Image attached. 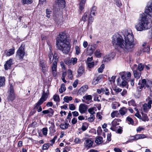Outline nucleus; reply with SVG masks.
<instances>
[{"instance_id": "46", "label": "nucleus", "mask_w": 152, "mask_h": 152, "mask_svg": "<svg viewBox=\"0 0 152 152\" xmlns=\"http://www.w3.org/2000/svg\"><path fill=\"white\" fill-rule=\"evenodd\" d=\"M104 64H102L100 67L98 69V71L99 72L102 73L103 71V69L104 68Z\"/></svg>"}, {"instance_id": "37", "label": "nucleus", "mask_w": 152, "mask_h": 152, "mask_svg": "<svg viewBox=\"0 0 152 152\" xmlns=\"http://www.w3.org/2000/svg\"><path fill=\"white\" fill-rule=\"evenodd\" d=\"M96 109L95 107H91L88 110V112L91 114H95V113L94 111V110Z\"/></svg>"}, {"instance_id": "7", "label": "nucleus", "mask_w": 152, "mask_h": 152, "mask_svg": "<svg viewBox=\"0 0 152 152\" xmlns=\"http://www.w3.org/2000/svg\"><path fill=\"white\" fill-rule=\"evenodd\" d=\"M48 96V94L47 93H45L44 91L41 97L36 104V105L34 107V108H38V107L41 105L46 100Z\"/></svg>"}, {"instance_id": "54", "label": "nucleus", "mask_w": 152, "mask_h": 152, "mask_svg": "<svg viewBox=\"0 0 152 152\" xmlns=\"http://www.w3.org/2000/svg\"><path fill=\"white\" fill-rule=\"evenodd\" d=\"M152 85V82L151 81H148L146 82L145 86L148 88H150L151 87Z\"/></svg>"}, {"instance_id": "31", "label": "nucleus", "mask_w": 152, "mask_h": 152, "mask_svg": "<svg viewBox=\"0 0 152 152\" xmlns=\"http://www.w3.org/2000/svg\"><path fill=\"white\" fill-rule=\"evenodd\" d=\"M51 125L49 127V129L50 130L51 132L52 133H54L55 132V130L54 129L55 125L54 124L53 122L51 123Z\"/></svg>"}, {"instance_id": "19", "label": "nucleus", "mask_w": 152, "mask_h": 152, "mask_svg": "<svg viewBox=\"0 0 152 152\" xmlns=\"http://www.w3.org/2000/svg\"><path fill=\"white\" fill-rule=\"evenodd\" d=\"M128 111L127 108L125 107H123L121 108L119 110L120 115L123 116L125 115L127 113Z\"/></svg>"}, {"instance_id": "44", "label": "nucleus", "mask_w": 152, "mask_h": 152, "mask_svg": "<svg viewBox=\"0 0 152 152\" xmlns=\"http://www.w3.org/2000/svg\"><path fill=\"white\" fill-rule=\"evenodd\" d=\"M71 64H72L73 65H74L75 64L77 61V59L76 58H72L70 59Z\"/></svg>"}, {"instance_id": "33", "label": "nucleus", "mask_w": 152, "mask_h": 152, "mask_svg": "<svg viewBox=\"0 0 152 152\" xmlns=\"http://www.w3.org/2000/svg\"><path fill=\"white\" fill-rule=\"evenodd\" d=\"M146 81L145 79H143L142 80L141 82V80H139V82L138 83V84L139 85H141L143 87H144L145 86V85L146 84Z\"/></svg>"}, {"instance_id": "57", "label": "nucleus", "mask_w": 152, "mask_h": 152, "mask_svg": "<svg viewBox=\"0 0 152 152\" xmlns=\"http://www.w3.org/2000/svg\"><path fill=\"white\" fill-rule=\"evenodd\" d=\"M120 106V104H112V107L113 109H115L116 108Z\"/></svg>"}, {"instance_id": "48", "label": "nucleus", "mask_w": 152, "mask_h": 152, "mask_svg": "<svg viewBox=\"0 0 152 152\" xmlns=\"http://www.w3.org/2000/svg\"><path fill=\"white\" fill-rule=\"evenodd\" d=\"M116 2L117 6L118 7H120L122 5V4L120 0H114Z\"/></svg>"}, {"instance_id": "4", "label": "nucleus", "mask_w": 152, "mask_h": 152, "mask_svg": "<svg viewBox=\"0 0 152 152\" xmlns=\"http://www.w3.org/2000/svg\"><path fill=\"white\" fill-rule=\"evenodd\" d=\"M121 78L122 80L121 86L122 87L125 86L126 88H128V82L130 79L131 77V73L128 72L127 74L125 72H122L120 73Z\"/></svg>"}, {"instance_id": "62", "label": "nucleus", "mask_w": 152, "mask_h": 152, "mask_svg": "<svg viewBox=\"0 0 152 152\" xmlns=\"http://www.w3.org/2000/svg\"><path fill=\"white\" fill-rule=\"evenodd\" d=\"M110 58L109 57V56H106L104 57V60L105 61H108L110 60Z\"/></svg>"}, {"instance_id": "58", "label": "nucleus", "mask_w": 152, "mask_h": 152, "mask_svg": "<svg viewBox=\"0 0 152 152\" xmlns=\"http://www.w3.org/2000/svg\"><path fill=\"white\" fill-rule=\"evenodd\" d=\"M102 132V129L101 127L100 126L98 127L97 128V133L98 135H100V134Z\"/></svg>"}, {"instance_id": "13", "label": "nucleus", "mask_w": 152, "mask_h": 152, "mask_svg": "<svg viewBox=\"0 0 152 152\" xmlns=\"http://www.w3.org/2000/svg\"><path fill=\"white\" fill-rule=\"evenodd\" d=\"M88 86H83L81 87L79 90L77 92V94L80 95H83L85 92L87 91V89L88 88Z\"/></svg>"}, {"instance_id": "64", "label": "nucleus", "mask_w": 152, "mask_h": 152, "mask_svg": "<svg viewBox=\"0 0 152 152\" xmlns=\"http://www.w3.org/2000/svg\"><path fill=\"white\" fill-rule=\"evenodd\" d=\"M143 88V87L141 85H139V86L137 87V90L139 92H140L142 90Z\"/></svg>"}, {"instance_id": "63", "label": "nucleus", "mask_w": 152, "mask_h": 152, "mask_svg": "<svg viewBox=\"0 0 152 152\" xmlns=\"http://www.w3.org/2000/svg\"><path fill=\"white\" fill-rule=\"evenodd\" d=\"M78 83V80H76L73 83V87L75 88H76L77 86Z\"/></svg>"}, {"instance_id": "10", "label": "nucleus", "mask_w": 152, "mask_h": 152, "mask_svg": "<svg viewBox=\"0 0 152 152\" xmlns=\"http://www.w3.org/2000/svg\"><path fill=\"white\" fill-rule=\"evenodd\" d=\"M39 66L41 68L42 72L44 74H45L46 72L48 71V67L45 61L43 60H41L40 61Z\"/></svg>"}, {"instance_id": "12", "label": "nucleus", "mask_w": 152, "mask_h": 152, "mask_svg": "<svg viewBox=\"0 0 152 152\" xmlns=\"http://www.w3.org/2000/svg\"><path fill=\"white\" fill-rule=\"evenodd\" d=\"M152 103L148 101V103L144 104L142 106L143 111L147 113L148 110L151 109Z\"/></svg>"}, {"instance_id": "8", "label": "nucleus", "mask_w": 152, "mask_h": 152, "mask_svg": "<svg viewBox=\"0 0 152 152\" xmlns=\"http://www.w3.org/2000/svg\"><path fill=\"white\" fill-rule=\"evenodd\" d=\"M9 92V94L8 97V99L11 101H12L15 99V96L13 87L12 84L10 85Z\"/></svg>"}, {"instance_id": "29", "label": "nucleus", "mask_w": 152, "mask_h": 152, "mask_svg": "<svg viewBox=\"0 0 152 152\" xmlns=\"http://www.w3.org/2000/svg\"><path fill=\"white\" fill-rule=\"evenodd\" d=\"M15 53L14 48L10 49L6 53V55L7 56H10L14 54Z\"/></svg>"}, {"instance_id": "32", "label": "nucleus", "mask_w": 152, "mask_h": 152, "mask_svg": "<svg viewBox=\"0 0 152 152\" xmlns=\"http://www.w3.org/2000/svg\"><path fill=\"white\" fill-rule=\"evenodd\" d=\"M103 138L101 137H99L96 138L95 140V142L98 144L101 143L102 142Z\"/></svg>"}, {"instance_id": "5", "label": "nucleus", "mask_w": 152, "mask_h": 152, "mask_svg": "<svg viewBox=\"0 0 152 152\" xmlns=\"http://www.w3.org/2000/svg\"><path fill=\"white\" fill-rule=\"evenodd\" d=\"M24 47V45L23 44H21L17 52L16 56L20 59H23V56L25 53Z\"/></svg>"}, {"instance_id": "41", "label": "nucleus", "mask_w": 152, "mask_h": 152, "mask_svg": "<svg viewBox=\"0 0 152 152\" xmlns=\"http://www.w3.org/2000/svg\"><path fill=\"white\" fill-rule=\"evenodd\" d=\"M88 125L87 123L85 122L83 124L82 126L81 129L83 131L86 130L88 128Z\"/></svg>"}, {"instance_id": "43", "label": "nucleus", "mask_w": 152, "mask_h": 152, "mask_svg": "<svg viewBox=\"0 0 152 152\" xmlns=\"http://www.w3.org/2000/svg\"><path fill=\"white\" fill-rule=\"evenodd\" d=\"M95 55L97 57L99 58L100 57L101 55V53L100 52V50L99 49L96 50L95 52Z\"/></svg>"}, {"instance_id": "53", "label": "nucleus", "mask_w": 152, "mask_h": 152, "mask_svg": "<svg viewBox=\"0 0 152 152\" xmlns=\"http://www.w3.org/2000/svg\"><path fill=\"white\" fill-rule=\"evenodd\" d=\"M67 73L69 77L71 78L72 77V71L70 69H69L68 70Z\"/></svg>"}, {"instance_id": "59", "label": "nucleus", "mask_w": 152, "mask_h": 152, "mask_svg": "<svg viewBox=\"0 0 152 152\" xmlns=\"http://www.w3.org/2000/svg\"><path fill=\"white\" fill-rule=\"evenodd\" d=\"M23 4H29L31 3V0H23Z\"/></svg>"}, {"instance_id": "36", "label": "nucleus", "mask_w": 152, "mask_h": 152, "mask_svg": "<svg viewBox=\"0 0 152 152\" xmlns=\"http://www.w3.org/2000/svg\"><path fill=\"white\" fill-rule=\"evenodd\" d=\"M88 12H85L84 14L83 15V16L81 20H82L84 22L86 21L87 20V16H88Z\"/></svg>"}, {"instance_id": "6", "label": "nucleus", "mask_w": 152, "mask_h": 152, "mask_svg": "<svg viewBox=\"0 0 152 152\" xmlns=\"http://www.w3.org/2000/svg\"><path fill=\"white\" fill-rule=\"evenodd\" d=\"M47 42L50 50V52L48 54V56L49 58L50 62L51 63L53 61L54 58H56L57 57L56 56H55V55H53V53L52 46L51 43L49 41H47Z\"/></svg>"}, {"instance_id": "52", "label": "nucleus", "mask_w": 152, "mask_h": 152, "mask_svg": "<svg viewBox=\"0 0 152 152\" xmlns=\"http://www.w3.org/2000/svg\"><path fill=\"white\" fill-rule=\"evenodd\" d=\"M126 120L130 122L129 124H131L133 125L134 123V122L132 119L129 117H127L126 118Z\"/></svg>"}, {"instance_id": "39", "label": "nucleus", "mask_w": 152, "mask_h": 152, "mask_svg": "<svg viewBox=\"0 0 152 152\" xmlns=\"http://www.w3.org/2000/svg\"><path fill=\"white\" fill-rule=\"evenodd\" d=\"M142 120L144 121H148L149 119L147 115V114L144 113H142Z\"/></svg>"}, {"instance_id": "40", "label": "nucleus", "mask_w": 152, "mask_h": 152, "mask_svg": "<svg viewBox=\"0 0 152 152\" xmlns=\"http://www.w3.org/2000/svg\"><path fill=\"white\" fill-rule=\"evenodd\" d=\"M95 118L94 115L93 114H91L90 117L88 118L87 120L88 121L92 122L94 121Z\"/></svg>"}, {"instance_id": "14", "label": "nucleus", "mask_w": 152, "mask_h": 152, "mask_svg": "<svg viewBox=\"0 0 152 152\" xmlns=\"http://www.w3.org/2000/svg\"><path fill=\"white\" fill-rule=\"evenodd\" d=\"M103 77L102 75H101L97 77H94L92 82V84L94 85H96L97 84L100 80H101Z\"/></svg>"}, {"instance_id": "23", "label": "nucleus", "mask_w": 152, "mask_h": 152, "mask_svg": "<svg viewBox=\"0 0 152 152\" xmlns=\"http://www.w3.org/2000/svg\"><path fill=\"white\" fill-rule=\"evenodd\" d=\"M111 116L113 118H114L115 117H119L120 116L119 112H118L117 110L114 111L111 114Z\"/></svg>"}, {"instance_id": "55", "label": "nucleus", "mask_w": 152, "mask_h": 152, "mask_svg": "<svg viewBox=\"0 0 152 152\" xmlns=\"http://www.w3.org/2000/svg\"><path fill=\"white\" fill-rule=\"evenodd\" d=\"M87 64L88 67L91 68L93 67L94 63V62H91L88 63Z\"/></svg>"}, {"instance_id": "15", "label": "nucleus", "mask_w": 152, "mask_h": 152, "mask_svg": "<svg viewBox=\"0 0 152 152\" xmlns=\"http://www.w3.org/2000/svg\"><path fill=\"white\" fill-rule=\"evenodd\" d=\"M96 47L97 46L96 45H90L89 44L87 48V50L89 54H92L94 53Z\"/></svg>"}, {"instance_id": "1", "label": "nucleus", "mask_w": 152, "mask_h": 152, "mask_svg": "<svg viewBox=\"0 0 152 152\" xmlns=\"http://www.w3.org/2000/svg\"><path fill=\"white\" fill-rule=\"evenodd\" d=\"M125 40L118 34L112 37V43L115 49L120 51H131L136 44L131 30L126 32L124 34Z\"/></svg>"}, {"instance_id": "26", "label": "nucleus", "mask_w": 152, "mask_h": 152, "mask_svg": "<svg viewBox=\"0 0 152 152\" xmlns=\"http://www.w3.org/2000/svg\"><path fill=\"white\" fill-rule=\"evenodd\" d=\"M120 120L119 119H115L112 122V126L115 127L116 126L119 125V123L118 122Z\"/></svg>"}, {"instance_id": "30", "label": "nucleus", "mask_w": 152, "mask_h": 152, "mask_svg": "<svg viewBox=\"0 0 152 152\" xmlns=\"http://www.w3.org/2000/svg\"><path fill=\"white\" fill-rule=\"evenodd\" d=\"M5 78L4 77L0 76V87L2 86L5 84Z\"/></svg>"}, {"instance_id": "56", "label": "nucleus", "mask_w": 152, "mask_h": 152, "mask_svg": "<svg viewBox=\"0 0 152 152\" xmlns=\"http://www.w3.org/2000/svg\"><path fill=\"white\" fill-rule=\"evenodd\" d=\"M42 133L44 135H46L47 134L48 129L47 128H44L42 129Z\"/></svg>"}, {"instance_id": "22", "label": "nucleus", "mask_w": 152, "mask_h": 152, "mask_svg": "<svg viewBox=\"0 0 152 152\" xmlns=\"http://www.w3.org/2000/svg\"><path fill=\"white\" fill-rule=\"evenodd\" d=\"M57 4L59 8L64 7L65 2L64 0H57Z\"/></svg>"}, {"instance_id": "24", "label": "nucleus", "mask_w": 152, "mask_h": 152, "mask_svg": "<svg viewBox=\"0 0 152 152\" xmlns=\"http://www.w3.org/2000/svg\"><path fill=\"white\" fill-rule=\"evenodd\" d=\"M85 70L84 67L82 66H80L78 68L77 73L78 75L81 76L84 72Z\"/></svg>"}, {"instance_id": "51", "label": "nucleus", "mask_w": 152, "mask_h": 152, "mask_svg": "<svg viewBox=\"0 0 152 152\" xmlns=\"http://www.w3.org/2000/svg\"><path fill=\"white\" fill-rule=\"evenodd\" d=\"M147 101H148L152 103V91H151L150 94V96L146 99Z\"/></svg>"}, {"instance_id": "20", "label": "nucleus", "mask_w": 152, "mask_h": 152, "mask_svg": "<svg viewBox=\"0 0 152 152\" xmlns=\"http://www.w3.org/2000/svg\"><path fill=\"white\" fill-rule=\"evenodd\" d=\"M144 68V65L141 63H140L138 64V66L137 67V65L135 64L134 65V67H133V69H135L136 68V69H137L139 70L140 72H141V71L143 70V69Z\"/></svg>"}, {"instance_id": "60", "label": "nucleus", "mask_w": 152, "mask_h": 152, "mask_svg": "<svg viewBox=\"0 0 152 152\" xmlns=\"http://www.w3.org/2000/svg\"><path fill=\"white\" fill-rule=\"evenodd\" d=\"M75 50L76 54L77 55L79 54L80 53V50L79 47L77 46H76Z\"/></svg>"}, {"instance_id": "47", "label": "nucleus", "mask_w": 152, "mask_h": 152, "mask_svg": "<svg viewBox=\"0 0 152 152\" xmlns=\"http://www.w3.org/2000/svg\"><path fill=\"white\" fill-rule=\"evenodd\" d=\"M64 63L68 66H70L72 64L71 60L70 59H67L64 60Z\"/></svg>"}, {"instance_id": "45", "label": "nucleus", "mask_w": 152, "mask_h": 152, "mask_svg": "<svg viewBox=\"0 0 152 152\" xmlns=\"http://www.w3.org/2000/svg\"><path fill=\"white\" fill-rule=\"evenodd\" d=\"M128 104L129 106L132 105L134 106L136 105V104L134 101L132 99L128 102Z\"/></svg>"}, {"instance_id": "17", "label": "nucleus", "mask_w": 152, "mask_h": 152, "mask_svg": "<svg viewBox=\"0 0 152 152\" xmlns=\"http://www.w3.org/2000/svg\"><path fill=\"white\" fill-rule=\"evenodd\" d=\"M93 144V142L89 139H87L86 140L84 143L85 146L88 148L91 147Z\"/></svg>"}, {"instance_id": "16", "label": "nucleus", "mask_w": 152, "mask_h": 152, "mask_svg": "<svg viewBox=\"0 0 152 152\" xmlns=\"http://www.w3.org/2000/svg\"><path fill=\"white\" fill-rule=\"evenodd\" d=\"M83 98L87 100L85 101L84 100L82 99V101L83 102H85L87 104L91 102L92 99V96L91 95H87L84 96Z\"/></svg>"}, {"instance_id": "27", "label": "nucleus", "mask_w": 152, "mask_h": 152, "mask_svg": "<svg viewBox=\"0 0 152 152\" xmlns=\"http://www.w3.org/2000/svg\"><path fill=\"white\" fill-rule=\"evenodd\" d=\"M94 18L91 16V15H90L88 16V24L87 26L88 28L89 26L90 25H91L92 23L93 22Z\"/></svg>"}, {"instance_id": "3", "label": "nucleus", "mask_w": 152, "mask_h": 152, "mask_svg": "<svg viewBox=\"0 0 152 152\" xmlns=\"http://www.w3.org/2000/svg\"><path fill=\"white\" fill-rule=\"evenodd\" d=\"M68 43L66 33L64 32H60L56 39V44L58 49L67 54L70 49V46Z\"/></svg>"}, {"instance_id": "61", "label": "nucleus", "mask_w": 152, "mask_h": 152, "mask_svg": "<svg viewBox=\"0 0 152 152\" xmlns=\"http://www.w3.org/2000/svg\"><path fill=\"white\" fill-rule=\"evenodd\" d=\"M134 138L132 139L135 140H137L139 139H140L139 134H136L133 137Z\"/></svg>"}, {"instance_id": "18", "label": "nucleus", "mask_w": 152, "mask_h": 152, "mask_svg": "<svg viewBox=\"0 0 152 152\" xmlns=\"http://www.w3.org/2000/svg\"><path fill=\"white\" fill-rule=\"evenodd\" d=\"M12 64V59H10L9 61H7L4 64V68L5 70H7L10 69Z\"/></svg>"}, {"instance_id": "35", "label": "nucleus", "mask_w": 152, "mask_h": 152, "mask_svg": "<svg viewBox=\"0 0 152 152\" xmlns=\"http://www.w3.org/2000/svg\"><path fill=\"white\" fill-rule=\"evenodd\" d=\"M66 88L65 86V84H62L61 85V88L59 89V91L60 93H62L66 90Z\"/></svg>"}, {"instance_id": "2", "label": "nucleus", "mask_w": 152, "mask_h": 152, "mask_svg": "<svg viewBox=\"0 0 152 152\" xmlns=\"http://www.w3.org/2000/svg\"><path fill=\"white\" fill-rule=\"evenodd\" d=\"M151 9H145L144 13L140 15L137 23L135 25V27L138 31H142L150 28L149 21H151L152 17V11Z\"/></svg>"}, {"instance_id": "25", "label": "nucleus", "mask_w": 152, "mask_h": 152, "mask_svg": "<svg viewBox=\"0 0 152 152\" xmlns=\"http://www.w3.org/2000/svg\"><path fill=\"white\" fill-rule=\"evenodd\" d=\"M102 91L103 94H105L106 96H109L110 94L108 88L107 87L102 88Z\"/></svg>"}, {"instance_id": "21", "label": "nucleus", "mask_w": 152, "mask_h": 152, "mask_svg": "<svg viewBox=\"0 0 152 152\" xmlns=\"http://www.w3.org/2000/svg\"><path fill=\"white\" fill-rule=\"evenodd\" d=\"M133 72L134 77L137 79H139L141 75V72H138L137 69H134Z\"/></svg>"}, {"instance_id": "49", "label": "nucleus", "mask_w": 152, "mask_h": 152, "mask_svg": "<svg viewBox=\"0 0 152 152\" xmlns=\"http://www.w3.org/2000/svg\"><path fill=\"white\" fill-rule=\"evenodd\" d=\"M69 109L71 110H74L76 109V107L74 104H69Z\"/></svg>"}, {"instance_id": "50", "label": "nucleus", "mask_w": 152, "mask_h": 152, "mask_svg": "<svg viewBox=\"0 0 152 152\" xmlns=\"http://www.w3.org/2000/svg\"><path fill=\"white\" fill-rule=\"evenodd\" d=\"M50 146L49 143H47L44 144L43 145L42 149L43 150L48 149Z\"/></svg>"}, {"instance_id": "9", "label": "nucleus", "mask_w": 152, "mask_h": 152, "mask_svg": "<svg viewBox=\"0 0 152 152\" xmlns=\"http://www.w3.org/2000/svg\"><path fill=\"white\" fill-rule=\"evenodd\" d=\"M54 61L53 62L52 66V71L54 76H56V71L57 67V62L58 58H54Z\"/></svg>"}, {"instance_id": "28", "label": "nucleus", "mask_w": 152, "mask_h": 152, "mask_svg": "<svg viewBox=\"0 0 152 152\" xmlns=\"http://www.w3.org/2000/svg\"><path fill=\"white\" fill-rule=\"evenodd\" d=\"M69 125V124L65 123V124H61L60 125V126L62 129H65L68 128Z\"/></svg>"}, {"instance_id": "11", "label": "nucleus", "mask_w": 152, "mask_h": 152, "mask_svg": "<svg viewBox=\"0 0 152 152\" xmlns=\"http://www.w3.org/2000/svg\"><path fill=\"white\" fill-rule=\"evenodd\" d=\"M88 109V106L84 104H81L79 105V110L81 114L85 113Z\"/></svg>"}, {"instance_id": "38", "label": "nucleus", "mask_w": 152, "mask_h": 152, "mask_svg": "<svg viewBox=\"0 0 152 152\" xmlns=\"http://www.w3.org/2000/svg\"><path fill=\"white\" fill-rule=\"evenodd\" d=\"M49 114L48 115V116L50 117L53 115L54 111L51 108H49L48 109Z\"/></svg>"}, {"instance_id": "42", "label": "nucleus", "mask_w": 152, "mask_h": 152, "mask_svg": "<svg viewBox=\"0 0 152 152\" xmlns=\"http://www.w3.org/2000/svg\"><path fill=\"white\" fill-rule=\"evenodd\" d=\"M54 100L57 102H59L60 101V99L59 96L56 94L54 95L53 97Z\"/></svg>"}, {"instance_id": "34", "label": "nucleus", "mask_w": 152, "mask_h": 152, "mask_svg": "<svg viewBox=\"0 0 152 152\" xmlns=\"http://www.w3.org/2000/svg\"><path fill=\"white\" fill-rule=\"evenodd\" d=\"M86 1V0H81L80 4V9L81 10H83L84 8Z\"/></svg>"}]
</instances>
